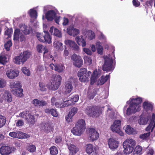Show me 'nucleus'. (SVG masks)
Returning <instances> with one entry per match:
<instances>
[{"mask_svg": "<svg viewBox=\"0 0 155 155\" xmlns=\"http://www.w3.org/2000/svg\"><path fill=\"white\" fill-rule=\"evenodd\" d=\"M61 80L62 77L60 75H52L50 81L51 84H47V87L48 89L53 91L57 90L61 85Z\"/></svg>", "mask_w": 155, "mask_h": 155, "instance_id": "f257e3e1", "label": "nucleus"}, {"mask_svg": "<svg viewBox=\"0 0 155 155\" xmlns=\"http://www.w3.org/2000/svg\"><path fill=\"white\" fill-rule=\"evenodd\" d=\"M10 87L12 89V92L16 96L22 97L23 96V90L21 88V83L20 81H12L10 83Z\"/></svg>", "mask_w": 155, "mask_h": 155, "instance_id": "f03ea898", "label": "nucleus"}, {"mask_svg": "<svg viewBox=\"0 0 155 155\" xmlns=\"http://www.w3.org/2000/svg\"><path fill=\"white\" fill-rule=\"evenodd\" d=\"M85 121L82 119H80L71 130V132L75 135L80 136L85 130Z\"/></svg>", "mask_w": 155, "mask_h": 155, "instance_id": "7ed1b4c3", "label": "nucleus"}, {"mask_svg": "<svg viewBox=\"0 0 155 155\" xmlns=\"http://www.w3.org/2000/svg\"><path fill=\"white\" fill-rule=\"evenodd\" d=\"M135 144V141L132 139H126L123 143L124 154H128L131 153L134 150Z\"/></svg>", "mask_w": 155, "mask_h": 155, "instance_id": "20e7f679", "label": "nucleus"}, {"mask_svg": "<svg viewBox=\"0 0 155 155\" xmlns=\"http://www.w3.org/2000/svg\"><path fill=\"white\" fill-rule=\"evenodd\" d=\"M36 37L41 42L49 44L51 43V38L48 31H44V33L37 32Z\"/></svg>", "mask_w": 155, "mask_h": 155, "instance_id": "39448f33", "label": "nucleus"}, {"mask_svg": "<svg viewBox=\"0 0 155 155\" xmlns=\"http://www.w3.org/2000/svg\"><path fill=\"white\" fill-rule=\"evenodd\" d=\"M104 59V63L102 66V70L106 72L112 71L114 68L113 65V60L107 56L105 57Z\"/></svg>", "mask_w": 155, "mask_h": 155, "instance_id": "423d86ee", "label": "nucleus"}, {"mask_svg": "<svg viewBox=\"0 0 155 155\" xmlns=\"http://www.w3.org/2000/svg\"><path fill=\"white\" fill-rule=\"evenodd\" d=\"M91 74V72L90 71L87 72V69L81 68L78 72V76L81 81L85 82L87 80Z\"/></svg>", "mask_w": 155, "mask_h": 155, "instance_id": "0eeeda50", "label": "nucleus"}, {"mask_svg": "<svg viewBox=\"0 0 155 155\" xmlns=\"http://www.w3.org/2000/svg\"><path fill=\"white\" fill-rule=\"evenodd\" d=\"M71 59L74 61L73 64L78 68L81 67L83 64V61L80 56L74 54L72 55Z\"/></svg>", "mask_w": 155, "mask_h": 155, "instance_id": "6e6552de", "label": "nucleus"}, {"mask_svg": "<svg viewBox=\"0 0 155 155\" xmlns=\"http://www.w3.org/2000/svg\"><path fill=\"white\" fill-rule=\"evenodd\" d=\"M75 81V79L71 77L66 83L65 88L66 90L64 92L65 94L70 93L72 90V84Z\"/></svg>", "mask_w": 155, "mask_h": 155, "instance_id": "1a4fd4ad", "label": "nucleus"}, {"mask_svg": "<svg viewBox=\"0 0 155 155\" xmlns=\"http://www.w3.org/2000/svg\"><path fill=\"white\" fill-rule=\"evenodd\" d=\"M99 137V134L94 128H90L89 130V137L92 142L96 140Z\"/></svg>", "mask_w": 155, "mask_h": 155, "instance_id": "9d476101", "label": "nucleus"}, {"mask_svg": "<svg viewBox=\"0 0 155 155\" xmlns=\"http://www.w3.org/2000/svg\"><path fill=\"white\" fill-rule=\"evenodd\" d=\"M96 110V107L95 106H88L85 109V111L88 115L94 117L97 114Z\"/></svg>", "mask_w": 155, "mask_h": 155, "instance_id": "9b49d317", "label": "nucleus"}, {"mask_svg": "<svg viewBox=\"0 0 155 155\" xmlns=\"http://www.w3.org/2000/svg\"><path fill=\"white\" fill-rule=\"evenodd\" d=\"M12 151V148L8 146L3 145L0 148V153L2 155H9Z\"/></svg>", "mask_w": 155, "mask_h": 155, "instance_id": "f8f14e48", "label": "nucleus"}, {"mask_svg": "<svg viewBox=\"0 0 155 155\" xmlns=\"http://www.w3.org/2000/svg\"><path fill=\"white\" fill-rule=\"evenodd\" d=\"M108 145L111 149L114 150L118 147L119 142L114 139L110 138L108 140Z\"/></svg>", "mask_w": 155, "mask_h": 155, "instance_id": "ddd939ff", "label": "nucleus"}, {"mask_svg": "<svg viewBox=\"0 0 155 155\" xmlns=\"http://www.w3.org/2000/svg\"><path fill=\"white\" fill-rule=\"evenodd\" d=\"M141 109V106H138L137 108L133 106L130 104L129 107L127 110L126 114L127 115H130L132 114H134L137 112L139 111Z\"/></svg>", "mask_w": 155, "mask_h": 155, "instance_id": "4468645a", "label": "nucleus"}, {"mask_svg": "<svg viewBox=\"0 0 155 155\" xmlns=\"http://www.w3.org/2000/svg\"><path fill=\"white\" fill-rule=\"evenodd\" d=\"M64 43L66 45H68L72 48L73 50L78 51L79 50L78 46L73 41L70 40H65L64 41Z\"/></svg>", "mask_w": 155, "mask_h": 155, "instance_id": "2eb2a0df", "label": "nucleus"}, {"mask_svg": "<svg viewBox=\"0 0 155 155\" xmlns=\"http://www.w3.org/2000/svg\"><path fill=\"white\" fill-rule=\"evenodd\" d=\"M32 102L35 107H42L47 105L46 101L43 100H39L37 99H34Z\"/></svg>", "mask_w": 155, "mask_h": 155, "instance_id": "dca6fc26", "label": "nucleus"}, {"mask_svg": "<svg viewBox=\"0 0 155 155\" xmlns=\"http://www.w3.org/2000/svg\"><path fill=\"white\" fill-rule=\"evenodd\" d=\"M130 104L136 108L138 106H140L139 104L142 102V98L140 97H137L136 98H130Z\"/></svg>", "mask_w": 155, "mask_h": 155, "instance_id": "f3484780", "label": "nucleus"}, {"mask_svg": "<svg viewBox=\"0 0 155 155\" xmlns=\"http://www.w3.org/2000/svg\"><path fill=\"white\" fill-rule=\"evenodd\" d=\"M86 151L88 154L92 153L93 155H97V153L96 147H94L93 145L91 144H89L87 145Z\"/></svg>", "mask_w": 155, "mask_h": 155, "instance_id": "a211bd4d", "label": "nucleus"}, {"mask_svg": "<svg viewBox=\"0 0 155 155\" xmlns=\"http://www.w3.org/2000/svg\"><path fill=\"white\" fill-rule=\"evenodd\" d=\"M19 74L18 71H16L12 69L7 71L6 75L7 77L10 79H13L17 77Z\"/></svg>", "mask_w": 155, "mask_h": 155, "instance_id": "6ab92c4d", "label": "nucleus"}, {"mask_svg": "<svg viewBox=\"0 0 155 155\" xmlns=\"http://www.w3.org/2000/svg\"><path fill=\"white\" fill-rule=\"evenodd\" d=\"M3 99L8 103H10L12 101V97L11 94L9 91H5L2 96Z\"/></svg>", "mask_w": 155, "mask_h": 155, "instance_id": "aec40b11", "label": "nucleus"}, {"mask_svg": "<svg viewBox=\"0 0 155 155\" xmlns=\"http://www.w3.org/2000/svg\"><path fill=\"white\" fill-rule=\"evenodd\" d=\"M56 15V13L54 10H49L46 13L45 18L48 21H52Z\"/></svg>", "mask_w": 155, "mask_h": 155, "instance_id": "412c9836", "label": "nucleus"}, {"mask_svg": "<svg viewBox=\"0 0 155 155\" xmlns=\"http://www.w3.org/2000/svg\"><path fill=\"white\" fill-rule=\"evenodd\" d=\"M68 149L69 150V154L71 155H74L78 151L79 148L73 144H70L68 146Z\"/></svg>", "mask_w": 155, "mask_h": 155, "instance_id": "4be33fe9", "label": "nucleus"}, {"mask_svg": "<svg viewBox=\"0 0 155 155\" xmlns=\"http://www.w3.org/2000/svg\"><path fill=\"white\" fill-rule=\"evenodd\" d=\"M25 118L28 124L29 125H32L35 123V118L34 116L30 114H29L28 115H26Z\"/></svg>", "mask_w": 155, "mask_h": 155, "instance_id": "5701e85b", "label": "nucleus"}, {"mask_svg": "<svg viewBox=\"0 0 155 155\" xmlns=\"http://www.w3.org/2000/svg\"><path fill=\"white\" fill-rule=\"evenodd\" d=\"M75 40L79 45H81L83 47L86 46V43L85 40L83 38V36H78L75 38Z\"/></svg>", "mask_w": 155, "mask_h": 155, "instance_id": "b1692460", "label": "nucleus"}, {"mask_svg": "<svg viewBox=\"0 0 155 155\" xmlns=\"http://www.w3.org/2000/svg\"><path fill=\"white\" fill-rule=\"evenodd\" d=\"M20 28L21 31L25 35H28L32 31L31 28L27 27L25 25H21Z\"/></svg>", "mask_w": 155, "mask_h": 155, "instance_id": "393cba45", "label": "nucleus"}, {"mask_svg": "<svg viewBox=\"0 0 155 155\" xmlns=\"http://www.w3.org/2000/svg\"><path fill=\"white\" fill-rule=\"evenodd\" d=\"M67 32L70 35L75 36L79 34V31L78 29L76 28H73L71 29L67 28Z\"/></svg>", "mask_w": 155, "mask_h": 155, "instance_id": "a878e982", "label": "nucleus"}, {"mask_svg": "<svg viewBox=\"0 0 155 155\" xmlns=\"http://www.w3.org/2000/svg\"><path fill=\"white\" fill-rule=\"evenodd\" d=\"M143 107L146 111H148L149 110H152L153 109V105L145 101L143 103Z\"/></svg>", "mask_w": 155, "mask_h": 155, "instance_id": "bb28decb", "label": "nucleus"}, {"mask_svg": "<svg viewBox=\"0 0 155 155\" xmlns=\"http://www.w3.org/2000/svg\"><path fill=\"white\" fill-rule=\"evenodd\" d=\"M23 57L21 56V54H20L19 56H17L15 58V62L16 64H23L25 62Z\"/></svg>", "mask_w": 155, "mask_h": 155, "instance_id": "cd10ccee", "label": "nucleus"}, {"mask_svg": "<svg viewBox=\"0 0 155 155\" xmlns=\"http://www.w3.org/2000/svg\"><path fill=\"white\" fill-rule=\"evenodd\" d=\"M64 68L65 67L63 64H56L55 65L54 70L58 73H61L63 71Z\"/></svg>", "mask_w": 155, "mask_h": 155, "instance_id": "c85d7f7f", "label": "nucleus"}, {"mask_svg": "<svg viewBox=\"0 0 155 155\" xmlns=\"http://www.w3.org/2000/svg\"><path fill=\"white\" fill-rule=\"evenodd\" d=\"M121 121L120 120H115L113 123V125L111 127V129L112 131L114 128V130H117V128H120Z\"/></svg>", "mask_w": 155, "mask_h": 155, "instance_id": "c756f323", "label": "nucleus"}, {"mask_svg": "<svg viewBox=\"0 0 155 155\" xmlns=\"http://www.w3.org/2000/svg\"><path fill=\"white\" fill-rule=\"evenodd\" d=\"M101 44V43L99 42H97L96 44V47L97 53L99 54H101L103 53V48Z\"/></svg>", "mask_w": 155, "mask_h": 155, "instance_id": "7c9ffc66", "label": "nucleus"}, {"mask_svg": "<svg viewBox=\"0 0 155 155\" xmlns=\"http://www.w3.org/2000/svg\"><path fill=\"white\" fill-rule=\"evenodd\" d=\"M110 77V75H107L105 76H102L99 81V84L102 85L104 84L108 80Z\"/></svg>", "mask_w": 155, "mask_h": 155, "instance_id": "2f4dec72", "label": "nucleus"}, {"mask_svg": "<svg viewBox=\"0 0 155 155\" xmlns=\"http://www.w3.org/2000/svg\"><path fill=\"white\" fill-rule=\"evenodd\" d=\"M28 13L31 18L36 19L38 15L37 12L36 10L31 9L29 10Z\"/></svg>", "mask_w": 155, "mask_h": 155, "instance_id": "473e14b6", "label": "nucleus"}, {"mask_svg": "<svg viewBox=\"0 0 155 155\" xmlns=\"http://www.w3.org/2000/svg\"><path fill=\"white\" fill-rule=\"evenodd\" d=\"M31 55V52L27 51L23 52L22 54H21V56L23 59H24V60L25 61V62L30 57Z\"/></svg>", "mask_w": 155, "mask_h": 155, "instance_id": "72a5a7b5", "label": "nucleus"}, {"mask_svg": "<svg viewBox=\"0 0 155 155\" xmlns=\"http://www.w3.org/2000/svg\"><path fill=\"white\" fill-rule=\"evenodd\" d=\"M149 118L148 117H144L141 116L138 120V122L140 125H144L146 124L148 122Z\"/></svg>", "mask_w": 155, "mask_h": 155, "instance_id": "f704fd0d", "label": "nucleus"}, {"mask_svg": "<svg viewBox=\"0 0 155 155\" xmlns=\"http://www.w3.org/2000/svg\"><path fill=\"white\" fill-rule=\"evenodd\" d=\"M55 48H57L58 49L62 50L63 49V44L62 43L59 41H55L53 44Z\"/></svg>", "mask_w": 155, "mask_h": 155, "instance_id": "c9c22d12", "label": "nucleus"}, {"mask_svg": "<svg viewBox=\"0 0 155 155\" xmlns=\"http://www.w3.org/2000/svg\"><path fill=\"white\" fill-rule=\"evenodd\" d=\"M20 30L19 29L15 30L14 34V40H18L19 39V35Z\"/></svg>", "mask_w": 155, "mask_h": 155, "instance_id": "e433bc0d", "label": "nucleus"}, {"mask_svg": "<svg viewBox=\"0 0 155 155\" xmlns=\"http://www.w3.org/2000/svg\"><path fill=\"white\" fill-rule=\"evenodd\" d=\"M50 153L51 155H56L58 152V150L55 146H52L50 149Z\"/></svg>", "mask_w": 155, "mask_h": 155, "instance_id": "4c0bfd02", "label": "nucleus"}, {"mask_svg": "<svg viewBox=\"0 0 155 155\" xmlns=\"http://www.w3.org/2000/svg\"><path fill=\"white\" fill-rule=\"evenodd\" d=\"M71 102L69 100L65 101L64 99L63 100V102L61 103V108L66 107L72 105Z\"/></svg>", "mask_w": 155, "mask_h": 155, "instance_id": "58836bf2", "label": "nucleus"}, {"mask_svg": "<svg viewBox=\"0 0 155 155\" xmlns=\"http://www.w3.org/2000/svg\"><path fill=\"white\" fill-rule=\"evenodd\" d=\"M9 135L10 136L13 138H21V137H18L20 135V131L11 132L9 133Z\"/></svg>", "mask_w": 155, "mask_h": 155, "instance_id": "ea45409f", "label": "nucleus"}, {"mask_svg": "<svg viewBox=\"0 0 155 155\" xmlns=\"http://www.w3.org/2000/svg\"><path fill=\"white\" fill-rule=\"evenodd\" d=\"M78 109L77 107H73L69 112V116L71 117H72L77 112Z\"/></svg>", "mask_w": 155, "mask_h": 155, "instance_id": "a19ab883", "label": "nucleus"}, {"mask_svg": "<svg viewBox=\"0 0 155 155\" xmlns=\"http://www.w3.org/2000/svg\"><path fill=\"white\" fill-rule=\"evenodd\" d=\"M150 134V132H149L146 133H144L140 134V135L139 138L142 140H147L148 139Z\"/></svg>", "mask_w": 155, "mask_h": 155, "instance_id": "79ce46f5", "label": "nucleus"}, {"mask_svg": "<svg viewBox=\"0 0 155 155\" xmlns=\"http://www.w3.org/2000/svg\"><path fill=\"white\" fill-rule=\"evenodd\" d=\"M6 121L5 117L3 116L0 115V128L5 125Z\"/></svg>", "mask_w": 155, "mask_h": 155, "instance_id": "37998d69", "label": "nucleus"}, {"mask_svg": "<svg viewBox=\"0 0 155 155\" xmlns=\"http://www.w3.org/2000/svg\"><path fill=\"white\" fill-rule=\"evenodd\" d=\"M12 43L11 40H9L7 41L6 43L5 44V48L7 51H9L10 50V47L12 46Z\"/></svg>", "mask_w": 155, "mask_h": 155, "instance_id": "c03bdc74", "label": "nucleus"}, {"mask_svg": "<svg viewBox=\"0 0 155 155\" xmlns=\"http://www.w3.org/2000/svg\"><path fill=\"white\" fill-rule=\"evenodd\" d=\"M79 99V96L78 95H75L72 96L71 98L69 100V101H71V102L72 105L74 104L76 102L78 101Z\"/></svg>", "mask_w": 155, "mask_h": 155, "instance_id": "a18cd8bd", "label": "nucleus"}, {"mask_svg": "<svg viewBox=\"0 0 155 155\" xmlns=\"http://www.w3.org/2000/svg\"><path fill=\"white\" fill-rule=\"evenodd\" d=\"M134 130V129L131 127L130 125H128L125 128V131L129 134H132L133 133Z\"/></svg>", "mask_w": 155, "mask_h": 155, "instance_id": "49530a36", "label": "nucleus"}, {"mask_svg": "<svg viewBox=\"0 0 155 155\" xmlns=\"http://www.w3.org/2000/svg\"><path fill=\"white\" fill-rule=\"evenodd\" d=\"M12 28H8L5 31V35H7V38H10L11 37V35L12 34Z\"/></svg>", "mask_w": 155, "mask_h": 155, "instance_id": "de8ad7c7", "label": "nucleus"}, {"mask_svg": "<svg viewBox=\"0 0 155 155\" xmlns=\"http://www.w3.org/2000/svg\"><path fill=\"white\" fill-rule=\"evenodd\" d=\"M53 35L58 38L62 37V34L61 32L56 28H54Z\"/></svg>", "mask_w": 155, "mask_h": 155, "instance_id": "09e8293b", "label": "nucleus"}, {"mask_svg": "<svg viewBox=\"0 0 155 155\" xmlns=\"http://www.w3.org/2000/svg\"><path fill=\"white\" fill-rule=\"evenodd\" d=\"M39 85L40 90L42 91H45L46 90L45 84L42 82H39Z\"/></svg>", "mask_w": 155, "mask_h": 155, "instance_id": "8fccbe9b", "label": "nucleus"}, {"mask_svg": "<svg viewBox=\"0 0 155 155\" xmlns=\"http://www.w3.org/2000/svg\"><path fill=\"white\" fill-rule=\"evenodd\" d=\"M21 71L25 75L28 76L30 75V71L26 67L22 68L21 69Z\"/></svg>", "mask_w": 155, "mask_h": 155, "instance_id": "3c124183", "label": "nucleus"}, {"mask_svg": "<svg viewBox=\"0 0 155 155\" xmlns=\"http://www.w3.org/2000/svg\"><path fill=\"white\" fill-rule=\"evenodd\" d=\"M36 149L35 146L33 144L29 146L27 148L28 150L30 152H35L36 150Z\"/></svg>", "mask_w": 155, "mask_h": 155, "instance_id": "603ef678", "label": "nucleus"}, {"mask_svg": "<svg viewBox=\"0 0 155 155\" xmlns=\"http://www.w3.org/2000/svg\"><path fill=\"white\" fill-rule=\"evenodd\" d=\"M142 150V147L140 146H137L135 149V151L137 154L140 155L141 154V151Z\"/></svg>", "mask_w": 155, "mask_h": 155, "instance_id": "864d4df0", "label": "nucleus"}, {"mask_svg": "<svg viewBox=\"0 0 155 155\" xmlns=\"http://www.w3.org/2000/svg\"><path fill=\"white\" fill-rule=\"evenodd\" d=\"M45 129L48 131L50 132L51 131H53L54 128L51 126L50 124H47L46 125Z\"/></svg>", "mask_w": 155, "mask_h": 155, "instance_id": "5fc2aeb1", "label": "nucleus"}, {"mask_svg": "<svg viewBox=\"0 0 155 155\" xmlns=\"http://www.w3.org/2000/svg\"><path fill=\"white\" fill-rule=\"evenodd\" d=\"M45 47L41 45H38L36 47L37 51L39 53H42L43 49L45 48Z\"/></svg>", "mask_w": 155, "mask_h": 155, "instance_id": "6e6d98bb", "label": "nucleus"}, {"mask_svg": "<svg viewBox=\"0 0 155 155\" xmlns=\"http://www.w3.org/2000/svg\"><path fill=\"white\" fill-rule=\"evenodd\" d=\"M51 114L52 116L55 117H57L58 115L56 110L53 109H51Z\"/></svg>", "mask_w": 155, "mask_h": 155, "instance_id": "4d7b16f0", "label": "nucleus"}, {"mask_svg": "<svg viewBox=\"0 0 155 155\" xmlns=\"http://www.w3.org/2000/svg\"><path fill=\"white\" fill-rule=\"evenodd\" d=\"M112 129H113V130L112 131L113 132L117 133L120 136H124V134L122 131L120 130V128H117V130H114V128Z\"/></svg>", "mask_w": 155, "mask_h": 155, "instance_id": "13d9d810", "label": "nucleus"}, {"mask_svg": "<svg viewBox=\"0 0 155 155\" xmlns=\"http://www.w3.org/2000/svg\"><path fill=\"white\" fill-rule=\"evenodd\" d=\"M62 141V137L60 136H57L55 139V142L57 144H59Z\"/></svg>", "mask_w": 155, "mask_h": 155, "instance_id": "bf43d9fd", "label": "nucleus"}, {"mask_svg": "<svg viewBox=\"0 0 155 155\" xmlns=\"http://www.w3.org/2000/svg\"><path fill=\"white\" fill-rule=\"evenodd\" d=\"M6 60L7 58L5 56H0V63L2 64L5 63L7 61Z\"/></svg>", "mask_w": 155, "mask_h": 155, "instance_id": "052dcab7", "label": "nucleus"}, {"mask_svg": "<svg viewBox=\"0 0 155 155\" xmlns=\"http://www.w3.org/2000/svg\"><path fill=\"white\" fill-rule=\"evenodd\" d=\"M6 85V82L5 80L2 79H0V88H2Z\"/></svg>", "mask_w": 155, "mask_h": 155, "instance_id": "680f3d73", "label": "nucleus"}, {"mask_svg": "<svg viewBox=\"0 0 155 155\" xmlns=\"http://www.w3.org/2000/svg\"><path fill=\"white\" fill-rule=\"evenodd\" d=\"M83 50L85 53L88 55H90L92 54L91 51L88 48H84L83 49Z\"/></svg>", "mask_w": 155, "mask_h": 155, "instance_id": "e2e57ef3", "label": "nucleus"}, {"mask_svg": "<svg viewBox=\"0 0 155 155\" xmlns=\"http://www.w3.org/2000/svg\"><path fill=\"white\" fill-rule=\"evenodd\" d=\"M97 78L91 76V85H93L94 82H95Z\"/></svg>", "mask_w": 155, "mask_h": 155, "instance_id": "0e129e2a", "label": "nucleus"}, {"mask_svg": "<svg viewBox=\"0 0 155 155\" xmlns=\"http://www.w3.org/2000/svg\"><path fill=\"white\" fill-rule=\"evenodd\" d=\"M133 3L134 5L136 7H138L140 5V2L137 0H133Z\"/></svg>", "mask_w": 155, "mask_h": 155, "instance_id": "69168bd1", "label": "nucleus"}, {"mask_svg": "<svg viewBox=\"0 0 155 155\" xmlns=\"http://www.w3.org/2000/svg\"><path fill=\"white\" fill-rule=\"evenodd\" d=\"M20 135H22V136L21 137V138H28L30 137V136L25 133H23L20 132Z\"/></svg>", "mask_w": 155, "mask_h": 155, "instance_id": "338daca9", "label": "nucleus"}, {"mask_svg": "<svg viewBox=\"0 0 155 155\" xmlns=\"http://www.w3.org/2000/svg\"><path fill=\"white\" fill-rule=\"evenodd\" d=\"M24 124V122L21 120H18L16 123V125L17 127L21 126Z\"/></svg>", "mask_w": 155, "mask_h": 155, "instance_id": "774afa93", "label": "nucleus"}]
</instances>
